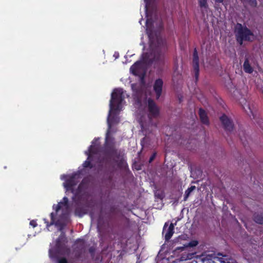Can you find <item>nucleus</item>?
Instances as JSON below:
<instances>
[{"label":"nucleus","mask_w":263,"mask_h":263,"mask_svg":"<svg viewBox=\"0 0 263 263\" xmlns=\"http://www.w3.org/2000/svg\"><path fill=\"white\" fill-rule=\"evenodd\" d=\"M156 0H144V14L146 20V32L148 34L150 48L152 53L150 56L147 54L143 55L142 60L137 62L130 68V71L135 75H138L143 69L144 65L149 64L154 61L160 60V53L158 48L160 46L162 40L156 34L153 35V31L159 29L162 27V22L157 14L155 2Z\"/></svg>","instance_id":"f257e3e1"},{"label":"nucleus","mask_w":263,"mask_h":263,"mask_svg":"<svg viewBox=\"0 0 263 263\" xmlns=\"http://www.w3.org/2000/svg\"><path fill=\"white\" fill-rule=\"evenodd\" d=\"M127 96L125 92L121 88L115 89L111 93L107 117L108 129L106 136L107 145H109L112 141L111 134L114 132V126L119 121L118 115L124 105V99Z\"/></svg>","instance_id":"f03ea898"},{"label":"nucleus","mask_w":263,"mask_h":263,"mask_svg":"<svg viewBox=\"0 0 263 263\" xmlns=\"http://www.w3.org/2000/svg\"><path fill=\"white\" fill-rule=\"evenodd\" d=\"M135 105L137 108V118L141 125L142 131L146 134V130L153 125L151 119L159 115V109L150 98H140Z\"/></svg>","instance_id":"7ed1b4c3"},{"label":"nucleus","mask_w":263,"mask_h":263,"mask_svg":"<svg viewBox=\"0 0 263 263\" xmlns=\"http://www.w3.org/2000/svg\"><path fill=\"white\" fill-rule=\"evenodd\" d=\"M68 201L67 198L64 197L62 201L59 202L57 205H53V209L55 212L51 213L50 214L51 222L50 225L60 226L63 224V221L67 217L70 210V206ZM44 221L47 223V228H48L49 224L46 219H44Z\"/></svg>","instance_id":"20e7f679"},{"label":"nucleus","mask_w":263,"mask_h":263,"mask_svg":"<svg viewBox=\"0 0 263 263\" xmlns=\"http://www.w3.org/2000/svg\"><path fill=\"white\" fill-rule=\"evenodd\" d=\"M81 178L80 174L76 173L72 175H63L61 176L62 180H64L65 182L63 183V186L67 191H71L74 195L73 199L75 200L79 197V194L82 192L83 188L84 182H82L77 187V184Z\"/></svg>","instance_id":"39448f33"},{"label":"nucleus","mask_w":263,"mask_h":263,"mask_svg":"<svg viewBox=\"0 0 263 263\" xmlns=\"http://www.w3.org/2000/svg\"><path fill=\"white\" fill-rule=\"evenodd\" d=\"M106 166L112 170H116L120 168H126V163L124 160L123 155H117V153L106 156L103 160Z\"/></svg>","instance_id":"423d86ee"},{"label":"nucleus","mask_w":263,"mask_h":263,"mask_svg":"<svg viewBox=\"0 0 263 263\" xmlns=\"http://www.w3.org/2000/svg\"><path fill=\"white\" fill-rule=\"evenodd\" d=\"M98 139H95L91 143V145L90 146L88 151L85 152V154L88 156L87 160L85 161L83 163L84 167H92L93 164L91 163V161H93V159H97L98 160L101 161L100 158H98V144L97 142Z\"/></svg>","instance_id":"0eeeda50"},{"label":"nucleus","mask_w":263,"mask_h":263,"mask_svg":"<svg viewBox=\"0 0 263 263\" xmlns=\"http://www.w3.org/2000/svg\"><path fill=\"white\" fill-rule=\"evenodd\" d=\"M235 32L240 44H242L243 40L252 41L254 39V35L251 31L240 24L236 25Z\"/></svg>","instance_id":"6e6552de"},{"label":"nucleus","mask_w":263,"mask_h":263,"mask_svg":"<svg viewBox=\"0 0 263 263\" xmlns=\"http://www.w3.org/2000/svg\"><path fill=\"white\" fill-rule=\"evenodd\" d=\"M243 102H245V103L242 104V106L246 113L250 117H252L253 118H255L256 110L254 105L251 104L250 102L245 100L241 102V103H242Z\"/></svg>","instance_id":"1a4fd4ad"},{"label":"nucleus","mask_w":263,"mask_h":263,"mask_svg":"<svg viewBox=\"0 0 263 263\" xmlns=\"http://www.w3.org/2000/svg\"><path fill=\"white\" fill-rule=\"evenodd\" d=\"M174 226L173 223L170 224L168 227L166 224H165L163 227V233L166 240H168L174 234Z\"/></svg>","instance_id":"9d476101"},{"label":"nucleus","mask_w":263,"mask_h":263,"mask_svg":"<svg viewBox=\"0 0 263 263\" xmlns=\"http://www.w3.org/2000/svg\"><path fill=\"white\" fill-rule=\"evenodd\" d=\"M220 120L223 126L227 130H231L233 127V124L231 120L225 115H222L220 118Z\"/></svg>","instance_id":"9b49d317"},{"label":"nucleus","mask_w":263,"mask_h":263,"mask_svg":"<svg viewBox=\"0 0 263 263\" xmlns=\"http://www.w3.org/2000/svg\"><path fill=\"white\" fill-rule=\"evenodd\" d=\"M163 84V81L160 79L156 80L154 83V89L156 92L157 98L158 99L161 96Z\"/></svg>","instance_id":"f8f14e48"},{"label":"nucleus","mask_w":263,"mask_h":263,"mask_svg":"<svg viewBox=\"0 0 263 263\" xmlns=\"http://www.w3.org/2000/svg\"><path fill=\"white\" fill-rule=\"evenodd\" d=\"M64 238L63 235H61L58 239V240L57 242L55 245V248L51 249L49 250V255L50 257L54 258L57 256V252L60 248V245L59 243V240L60 239H63Z\"/></svg>","instance_id":"ddd939ff"},{"label":"nucleus","mask_w":263,"mask_h":263,"mask_svg":"<svg viewBox=\"0 0 263 263\" xmlns=\"http://www.w3.org/2000/svg\"><path fill=\"white\" fill-rule=\"evenodd\" d=\"M193 66L195 71L196 77H197L199 71L198 57L196 50H194L193 54Z\"/></svg>","instance_id":"4468645a"},{"label":"nucleus","mask_w":263,"mask_h":263,"mask_svg":"<svg viewBox=\"0 0 263 263\" xmlns=\"http://www.w3.org/2000/svg\"><path fill=\"white\" fill-rule=\"evenodd\" d=\"M243 69L245 72L248 73H252L254 69L251 65L248 59H246L243 64Z\"/></svg>","instance_id":"2eb2a0df"},{"label":"nucleus","mask_w":263,"mask_h":263,"mask_svg":"<svg viewBox=\"0 0 263 263\" xmlns=\"http://www.w3.org/2000/svg\"><path fill=\"white\" fill-rule=\"evenodd\" d=\"M199 114L201 122L203 124H208L209 123V120L204 110L202 109H200L199 110Z\"/></svg>","instance_id":"dca6fc26"},{"label":"nucleus","mask_w":263,"mask_h":263,"mask_svg":"<svg viewBox=\"0 0 263 263\" xmlns=\"http://www.w3.org/2000/svg\"><path fill=\"white\" fill-rule=\"evenodd\" d=\"M254 221L258 223L263 224V214H257L254 216Z\"/></svg>","instance_id":"f3484780"},{"label":"nucleus","mask_w":263,"mask_h":263,"mask_svg":"<svg viewBox=\"0 0 263 263\" xmlns=\"http://www.w3.org/2000/svg\"><path fill=\"white\" fill-rule=\"evenodd\" d=\"M198 244V241L196 240H193L191 241L189 243L187 244L184 245L183 247H182L183 250H184L185 249L187 248H193L196 247Z\"/></svg>","instance_id":"a211bd4d"},{"label":"nucleus","mask_w":263,"mask_h":263,"mask_svg":"<svg viewBox=\"0 0 263 263\" xmlns=\"http://www.w3.org/2000/svg\"><path fill=\"white\" fill-rule=\"evenodd\" d=\"M220 263H237L236 261L233 259H228L223 257H217Z\"/></svg>","instance_id":"6ab92c4d"},{"label":"nucleus","mask_w":263,"mask_h":263,"mask_svg":"<svg viewBox=\"0 0 263 263\" xmlns=\"http://www.w3.org/2000/svg\"><path fill=\"white\" fill-rule=\"evenodd\" d=\"M195 189L196 187L195 186H191L190 187L187 189L185 192L184 200H186L191 192H192Z\"/></svg>","instance_id":"aec40b11"},{"label":"nucleus","mask_w":263,"mask_h":263,"mask_svg":"<svg viewBox=\"0 0 263 263\" xmlns=\"http://www.w3.org/2000/svg\"><path fill=\"white\" fill-rule=\"evenodd\" d=\"M245 2L248 3L252 7H255L257 5L256 0H243Z\"/></svg>","instance_id":"412c9836"},{"label":"nucleus","mask_w":263,"mask_h":263,"mask_svg":"<svg viewBox=\"0 0 263 263\" xmlns=\"http://www.w3.org/2000/svg\"><path fill=\"white\" fill-rule=\"evenodd\" d=\"M194 254L195 253H189L187 254L186 257H184L183 256H182L181 259L182 260L191 259L193 257Z\"/></svg>","instance_id":"4be33fe9"},{"label":"nucleus","mask_w":263,"mask_h":263,"mask_svg":"<svg viewBox=\"0 0 263 263\" xmlns=\"http://www.w3.org/2000/svg\"><path fill=\"white\" fill-rule=\"evenodd\" d=\"M206 0H199V3L201 7L206 8Z\"/></svg>","instance_id":"5701e85b"},{"label":"nucleus","mask_w":263,"mask_h":263,"mask_svg":"<svg viewBox=\"0 0 263 263\" xmlns=\"http://www.w3.org/2000/svg\"><path fill=\"white\" fill-rule=\"evenodd\" d=\"M186 238H187V235H185V234L182 235L180 236L177 238V241L179 242V241H180V240L185 239Z\"/></svg>","instance_id":"b1692460"},{"label":"nucleus","mask_w":263,"mask_h":263,"mask_svg":"<svg viewBox=\"0 0 263 263\" xmlns=\"http://www.w3.org/2000/svg\"><path fill=\"white\" fill-rule=\"evenodd\" d=\"M30 225L34 228L37 226V223L35 220H31L30 222Z\"/></svg>","instance_id":"393cba45"},{"label":"nucleus","mask_w":263,"mask_h":263,"mask_svg":"<svg viewBox=\"0 0 263 263\" xmlns=\"http://www.w3.org/2000/svg\"><path fill=\"white\" fill-rule=\"evenodd\" d=\"M59 263H67V262L65 258H61L59 260Z\"/></svg>","instance_id":"a878e982"},{"label":"nucleus","mask_w":263,"mask_h":263,"mask_svg":"<svg viewBox=\"0 0 263 263\" xmlns=\"http://www.w3.org/2000/svg\"><path fill=\"white\" fill-rule=\"evenodd\" d=\"M75 213H76V215H77L79 216H80V217L82 216L84 214V213H83L82 214L79 213L78 209L76 210Z\"/></svg>","instance_id":"bb28decb"},{"label":"nucleus","mask_w":263,"mask_h":263,"mask_svg":"<svg viewBox=\"0 0 263 263\" xmlns=\"http://www.w3.org/2000/svg\"><path fill=\"white\" fill-rule=\"evenodd\" d=\"M155 156H156V154H154L152 156V157L150 158L149 160V162H151L154 160V158H155Z\"/></svg>","instance_id":"cd10ccee"},{"label":"nucleus","mask_w":263,"mask_h":263,"mask_svg":"<svg viewBox=\"0 0 263 263\" xmlns=\"http://www.w3.org/2000/svg\"><path fill=\"white\" fill-rule=\"evenodd\" d=\"M215 1L218 3H222L223 1V0H215Z\"/></svg>","instance_id":"c85d7f7f"},{"label":"nucleus","mask_w":263,"mask_h":263,"mask_svg":"<svg viewBox=\"0 0 263 263\" xmlns=\"http://www.w3.org/2000/svg\"><path fill=\"white\" fill-rule=\"evenodd\" d=\"M141 21H142V20H141L139 21V23H140V24H141Z\"/></svg>","instance_id":"c756f323"},{"label":"nucleus","mask_w":263,"mask_h":263,"mask_svg":"<svg viewBox=\"0 0 263 263\" xmlns=\"http://www.w3.org/2000/svg\"><path fill=\"white\" fill-rule=\"evenodd\" d=\"M218 255L219 256H222V255L221 254H218Z\"/></svg>","instance_id":"7c9ffc66"}]
</instances>
